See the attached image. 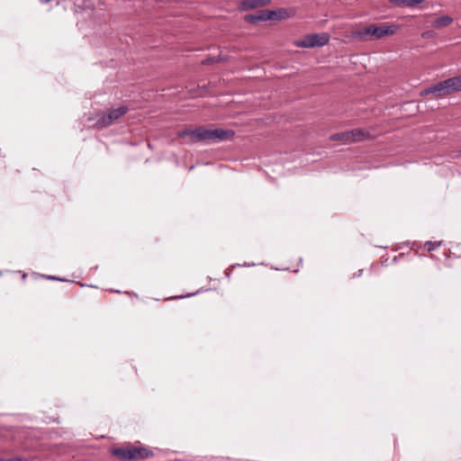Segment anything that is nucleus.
Instances as JSON below:
<instances>
[{"label":"nucleus","instance_id":"f257e3e1","mask_svg":"<svg viewBox=\"0 0 461 461\" xmlns=\"http://www.w3.org/2000/svg\"><path fill=\"white\" fill-rule=\"evenodd\" d=\"M176 135L178 138L185 140V144L197 142L209 144L230 140L234 136V131L232 130L200 126L179 131Z\"/></svg>","mask_w":461,"mask_h":461},{"label":"nucleus","instance_id":"f03ea898","mask_svg":"<svg viewBox=\"0 0 461 461\" xmlns=\"http://www.w3.org/2000/svg\"><path fill=\"white\" fill-rule=\"evenodd\" d=\"M112 454L122 461L144 459L153 456L151 450L143 447L113 448Z\"/></svg>","mask_w":461,"mask_h":461},{"label":"nucleus","instance_id":"7ed1b4c3","mask_svg":"<svg viewBox=\"0 0 461 461\" xmlns=\"http://www.w3.org/2000/svg\"><path fill=\"white\" fill-rule=\"evenodd\" d=\"M461 91V75L440 81L426 90V94L438 93V95Z\"/></svg>","mask_w":461,"mask_h":461},{"label":"nucleus","instance_id":"20e7f679","mask_svg":"<svg viewBox=\"0 0 461 461\" xmlns=\"http://www.w3.org/2000/svg\"><path fill=\"white\" fill-rule=\"evenodd\" d=\"M330 41V36L326 32L312 33L304 36L302 40L294 42V45L299 48H315L326 45Z\"/></svg>","mask_w":461,"mask_h":461},{"label":"nucleus","instance_id":"39448f33","mask_svg":"<svg viewBox=\"0 0 461 461\" xmlns=\"http://www.w3.org/2000/svg\"><path fill=\"white\" fill-rule=\"evenodd\" d=\"M126 105H122L116 109H111L106 113H104L96 121V125L102 128H105L112 124L114 121L123 116L128 112Z\"/></svg>","mask_w":461,"mask_h":461},{"label":"nucleus","instance_id":"423d86ee","mask_svg":"<svg viewBox=\"0 0 461 461\" xmlns=\"http://www.w3.org/2000/svg\"><path fill=\"white\" fill-rule=\"evenodd\" d=\"M400 26L395 23H382L380 25L374 24V37L381 39L386 36L393 35L398 32Z\"/></svg>","mask_w":461,"mask_h":461},{"label":"nucleus","instance_id":"0eeeda50","mask_svg":"<svg viewBox=\"0 0 461 461\" xmlns=\"http://www.w3.org/2000/svg\"><path fill=\"white\" fill-rule=\"evenodd\" d=\"M275 11L260 10L256 14L245 15L244 20L248 23H256L258 22H265L275 19Z\"/></svg>","mask_w":461,"mask_h":461},{"label":"nucleus","instance_id":"6e6552de","mask_svg":"<svg viewBox=\"0 0 461 461\" xmlns=\"http://www.w3.org/2000/svg\"><path fill=\"white\" fill-rule=\"evenodd\" d=\"M270 3V0H243L240 8L244 11L252 10L260 6H265Z\"/></svg>","mask_w":461,"mask_h":461},{"label":"nucleus","instance_id":"1a4fd4ad","mask_svg":"<svg viewBox=\"0 0 461 461\" xmlns=\"http://www.w3.org/2000/svg\"><path fill=\"white\" fill-rule=\"evenodd\" d=\"M348 132H349L351 143L361 141V140L370 138L369 132L365 130H362V129H354V130L348 131Z\"/></svg>","mask_w":461,"mask_h":461},{"label":"nucleus","instance_id":"9d476101","mask_svg":"<svg viewBox=\"0 0 461 461\" xmlns=\"http://www.w3.org/2000/svg\"><path fill=\"white\" fill-rule=\"evenodd\" d=\"M453 23V18L448 16V15H443V16H440L437 19H435L433 22H432V26L434 28H442V27H447L448 26L449 24H451Z\"/></svg>","mask_w":461,"mask_h":461},{"label":"nucleus","instance_id":"9b49d317","mask_svg":"<svg viewBox=\"0 0 461 461\" xmlns=\"http://www.w3.org/2000/svg\"><path fill=\"white\" fill-rule=\"evenodd\" d=\"M355 38L364 39L366 36H374V24H370L363 29L355 31L353 32Z\"/></svg>","mask_w":461,"mask_h":461},{"label":"nucleus","instance_id":"f8f14e48","mask_svg":"<svg viewBox=\"0 0 461 461\" xmlns=\"http://www.w3.org/2000/svg\"><path fill=\"white\" fill-rule=\"evenodd\" d=\"M330 140L340 141L342 144H349L351 143L349 132L343 131L339 133H334L330 137Z\"/></svg>","mask_w":461,"mask_h":461},{"label":"nucleus","instance_id":"ddd939ff","mask_svg":"<svg viewBox=\"0 0 461 461\" xmlns=\"http://www.w3.org/2000/svg\"><path fill=\"white\" fill-rule=\"evenodd\" d=\"M391 3L396 5H403L410 7V0H390Z\"/></svg>","mask_w":461,"mask_h":461},{"label":"nucleus","instance_id":"4468645a","mask_svg":"<svg viewBox=\"0 0 461 461\" xmlns=\"http://www.w3.org/2000/svg\"><path fill=\"white\" fill-rule=\"evenodd\" d=\"M440 245V242L438 244H435L431 241H428L426 244H425V247L428 249L429 251H431V250H434L436 249L437 246H439Z\"/></svg>","mask_w":461,"mask_h":461},{"label":"nucleus","instance_id":"2eb2a0df","mask_svg":"<svg viewBox=\"0 0 461 461\" xmlns=\"http://www.w3.org/2000/svg\"><path fill=\"white\" fill-rule=\"evenodd\" d=\"M218 61L217 59L213 58V59H204L203 61V64H210V63H212V62H216Z\"/></svg>","mask_w":461,"mask_h":461},{"label":"nucleus","instance_id":"dca6fc26","mask_svg":"<svg viewBox=\"0 0 461 461\" xmlns=\"http://www.w3.org/2000/svg\"><path fill=\"white\" fill-rule=\"evenodd\" d=\"M0 461H22V459L18 458V457L8 458V459L0 458Z\"/></svg>","mask_w":461,"mask_h":461},{"label":"nucleus","instance_id":"f3484780","mask_svg":"<svg viewBox=\"0 0 461 461\" xmlns=\"http://www.w3.org/2000/svg\"><path fill=\"white\" fill-rule=\"evenodd\" d=\"M48 278L52 280H60L59 278H57L55 276H48Z\"/></svg>","mask_w":461,"mask_h":461},{"label":"nucleus","instance_id":"a211bd4d","mask_svg":"<svg viewBox=\"0 0 461 461\" xmlns=\"http://www.w3.org/2000/svg\"><path fill=\"white\" fill-rule=\"evenodd\" d=\"M40 1H41V3H43V4H46V3L50 2V0H40Z\"/></svg>","mask_w":461,"mask_h":461},{"label":"nucleus","instance_id":"6ab92c4d","mask_svg":"<svg viewBox=\"0 0 461 461\" xmlns=\"http://www.w3.org/2000/svg\"><path fill=\"white\" fill-rule=\"evenodd\" d=\"M280 13H285V11H284L283 9H280L279 11Z\"/></svg>","mask_w":461,"mask_h":461}]
</instances>
